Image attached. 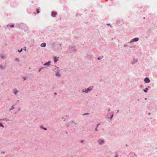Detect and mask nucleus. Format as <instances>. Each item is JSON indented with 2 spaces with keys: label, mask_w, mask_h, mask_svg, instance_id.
Returning a JSON list of instances; mask_svg holds the SVG:
<instances>
[{
  "label": "nucleus",
  "mask_w": 157,
  "mask_h": 157,
  "mask_svg": "<svg viewBox=\"0 0 157 157\" xmlns=\"http://www.w3.org/2000/svg\"><path fill=\"white\" fill-rule=\"evenodd\" d=\"M59 46H61V44H59Z\"/></svg>",
  "instance_id": "44"
},
{
  "label": "nucleus",
  "mask_w": 157,
  "mask_h": 157,
  "mask_svg": "<svg viewBox=\"0 0 157 157\" xmlns=\"http://www.w3.org/2000/svg\"><path fill=\"white\" fill-rule=\"evenodd\" d=\"M95 131H98V128L96 127V128H95Z\"/></svg>",
  "instance_id": "32"
},
{
  "label": "nucleus",
  "mask_w": 157,
  "mask_h": 157,
  "mask_svg": "<svg viewBox=\"0 0 157 157\" xmlns=\"http://www.w3.org/2000/svg\"><path fill=\"white\" fill-rule=\"evenodd\" d=\"M18 109L19 110H21V108H18Z\"/></svg>",
  "instance_id": "40"
},
{
  "label": "nucleus",
  "mask_w": 157,
  "mask_h": 157,
  "mask_svg": "<svg viewBox=\"0 0 157 157\" xmlns=\"http://www.w3.org/2000/svg\"><path fill=\"white\" fill-rule=\"evenodd\" d=\"M57 14V13L56 12H52L51 15L53 17H55Z\"/></svg>",
  "instance_id": "15"
},
{
  "label": "nucleus",
  "mask_w": 157,
  "mask_h": 157,
  "mask_svg": "<svg viewBox=\"0 0 157 157\" xmlns=\"http://www.w3.org/2000/svg\"><path fill=\"white\" fill-rule=\"evenodd\" d=\"M83 140H81V143H83Z\"/></svg>",
  "instance_id": "38"
},
{
  "label": "nucleus",
  "mask_w": 157,
  "mask_h": 157,
  "mask_svg": "<svg viewBox=\"0 0 157 157\" xmlns=\"http://www.w3.org/2000/svg\"><path fill=\"white\" fill-rule=\"evenodd\" d=\"M117 23L120 25H121L124 24V21L122 19H118L117 20Z\"/></svg>",
  "instance_id": "4"
},
{
  "label": "nucleus",
  "mask_w": 157,
  "mask_h": 157,
  "mask_svg": "<svg viewBox=\"0 0 157 157\" xmlns=\"http://www.w3.org/2000/svg\"><path fill=\"white\" fill-rule=\"evenodd\" d=\"M46 44L45 43H43L41 44L40 46L42 47H44L46 46Z\"/></svg>",
  "instance_id": "17"
},
{
  "label": "nucleus",
  "mask_w": 157,
  "mask_h": 157,
  "mask_svg": "<svg viewBox=\"0 0 157 157\" xmlns=\"http://www.w3.org/2000/svg\"><path fill=\"white\" fill-rule=\"evenodd\" d=\"M14 105H13L12 106L11 108L10 109V110H13V109H14Z\"/></svg>",
  "instance_id": "22"
},
{
  "label": "nucleus",
  "mask_w": 157,
  "mask_h": 157,
  "mask_svg": "<svg viewBox=\"0 0 157 157\" xmlns=\"http://www.w3.org/2000/svg\"><path fill=\"white\" fill-rule=\"evenodd\" d=\"M0 68L2 70H4L6 68V66H2V65H0Z\"/></svg>",
  "instance_id": "18"
},
{
  "label": "nucleus",
  "mask_w": 157,
  "mask_h": 157,
  "mask_svg": "<svg viewBox=\"0 0 157 157\" xmlns=\"http://www.w3.org/2000/svg\"><path fill=\"white\" fill-rule=\"evenodd\" d=\"M51 62L50 61H48V62H46L44 64V66H46L47 67H49L51 65Z\"/></svg>",
  "instance_id": "10"
},
{
  "label": "nucleus",
  "mask_w": 157,
  "mask_h": 157,
  "mask_svg": "<svg viewBox=\"0 0 157 157\" xmlns=\"http://www.w3.org/2000/svg\"><path fill=\"white\" fill-rule=\"evenodd\" d=\"M89 114L88 113H84L83 114V115H88Z\"/></svg>",
  "instance_id": "33"
},
{
  "label": "nucleus",
  "mask_w": 157,
  "mask_h": 157,
  "mask_svg": "<svg viewBox=\"0 0 157 157\" xmlns=\"http://www.w3.org/2000/svg\"><path fill=\"white\" fill-rule=\"evenodd\" d=\"M23 79L24 80H25L26 79V77H23Z\"/></svg>",
  "instance_id": "30"
},
{
  "label": "nucleus",
  "mask_w": 157,
  "mask_h": 157,
  "mask_svg": "<svg viewBox=\"0 0 157 157\" xmlns=\"http://www.w3.org/2000/svg\"><path fill=\"white\" fill-rule=\"evenodd\" d=\"M22 50H23V48H22L21 50H18V51L19 52H22Z\"/></svg>",
  "instance_id": "28"
},
{
  "label": "nucleus",
  "mask_w": 157,
  "mask_h": 157,
  "mask_svg": "<svg viewBox=\"0 0 157 157\" xmlns=\"http://www.w3.org/2000/svg\"><path fill=\"white\" fill-rule=\"evenodd\" d=\"M119 112V110H118L117 111V112Z\"/></svg>",
  "instance_id": "46"
},
{
  "label": "nucleus",
  "mask_w": 157,
  "mask_h": 157,
  "mask_svg": "<svg viewBox=\"0 0 157 157\" xmlns=\"http://www.w3.org/2000/svg\"><path fill=\"white\" fill-rule=\"evenodd\" d=\"M59 57L56 56H55L54 57V62L56 63L58 60Z\"/></svg>",
  "instance_id": "14"
},
{
  "label": "nucleus",
  "mask_w": 157,
  "mask_h": 157,
  "mask_svg": "<svg viewBox=\"0 0 157 157\" xmlns=\"http://www.w3.org/2000/svg\"><path fill=\"white\" fill-rule=\"evenodd\" d=\"M6 58L5 56L3 55H1L0 56V60H2Z\"/></svg>",
  "instance_id": "13"
},
{
  "label": "nucleus",
  "mask_w": 157,
  "mask_h": 157,
  "mask_svg": "<svg viewBox=\"0 0 157 157\" xmlns=\"http://www.w3.org/2000/svg\"><path fill=\"white\" fill-rule=\"evenodd\" d=\"M9 26V25H7V26Z\"/></svg>",
  "instance_id": "47"
},
{
  "label": "nucleus",
  "mask_w": 157,
  "mask_h": 157,
  "mask_svg": "<svg viewBox=\"0 0 157 157\" xmlns=\"http://www.w3.org/2000/svg\"><path fill=\"white\" fill-rule=\"evenodd\" d=\"M26 49L25 48V50L26 51Z\"/></svg>",
  "instance_id": "45"
},
{
  "label": "nucleus",
  "mask_w": 157,
  "mask_h": 157,
  "mask_svg": "<svg viewBox=\"0 0 157 157\" xmlns=\"http://www.w3.org/2000/svg\"><path fill=\"white\" fill-rule=\"evenodd\" d=\"M52 70L55 72V71H56V70H59V69L58 67H55Z\"/></svg>",
  "instance_id": "16"
},
{
  "label": "nucleus",
  "mask_w": 157,
  "mask_h": 157,
  "mask_svg": "<svg viewBox=\"0 0 157 157\" xmlns=\"http://www.w3.org/2000/svg\"><path fill=\"white\" fill-rule=\"evenodd\" d=\"M113 114H112L111 115V116H110V118H109V117H108V118H109L110 119H112V118H113Z\"/></svg>",
  "instance_id": "23"
},
{
  "label": "nucleus",
  "mask_w": 157,
  "mask_h": 157,
  "mask_svg": "<svg viewBox=\"0 0 157 157\" xmlns=\"http://www.w3.org/2000/svg\"><path fill=\"white\" fill-rule=\"evenodd\" d=\"M93 89V86H90L88 87L87 89H83L82 90V92L84 93H88L89 91H90L92 90Z\"/></svg>",
  "instance_id": "2"
},
{
  "label": "nucleus",
  "mask_w": 157,
  "mask_h": 157,
  "mask_svg": "<svg viewBox=\"0 0 157 157\" xmlns=\"http://www.w3.org/2000/svg\"><path fill=\"white\" fill-rule=\"evenodd\" d=\"M18 92L19 91L17 89H15L13 90V94L15 96L17 95Z\"/></svg>",
  "instance_id": "9"
},
{
  "label": "nucleus",
  "mask_w": 157,
  "mask_h": 157,
  "mask_svg": "<svg viewBox=\"0 0 157 157\" xmlns=\"http://www.w3.org/2000/svg\"><path fill=\"white\" fill-rule=\"evenodd\" d=\"M0 126L2 127L3 128L4 127V126L3 125V124L1 123H0Z\"/></svg>",
  "instance_id": "25"
},
{
  "label": "nucleus",
  "mask_w": 157,
  "mask_h": 157,
  "mask_svg": "<svg viewBox=\"0 0 157 157\" xmlns=\"http://www.w3.org/2000/svg\"><path fill=\"white\" fill-rule=\"evenodd\" d=\"M4 153V152H3V151H2V152H1V154H2V153H3H3Z\"/></svg>",
  "instance_id": "39"
},
{
  "label": "nucleus",
  "mask_w": 157,
  "mask_h": 157,
  "mask_svg": "<svg viewBox=\"0 0 157 157\" xmlns=\"http://www.w3.org/2000/svg\"><path fill=\"white\" fill-rule=\"evenodd\" d=\"M144 81L145 83H149L150 82V80L148 77H146L144 79Z\"/></svg>",
  "instance_id": "12"
},
{
  "label": "nucleus",
  "mask_w": 157,
  "mask_h": 157,
  "mask_svg": "<svg viewBox=\"0 0 157 157\" xmlns=\"http://www.w3.org/2000/svg\"><path fill=\"white\" fill-rule=\"evenodd\" d=\"M109 113H108L107 114V116L108 117L109 116Z\"/></svg>",
  "instance_id": "41"
},
{
  "label": "nucleus",
  "mask_w": 157,
  "mask_h": 157,
  "mask_svg": "<svg viewBox=\"0 0 157 157\" xmlns=\"http://www.w3.org/2000/svg\"><path fill=\"white\" fill-rule=\"evenodd\" d=\"M138 61V60L137 58H134L131 62V63L132 65L135 64Z\"/></svg>",
  "instance_id": "6"
},
{
  "label": "nucleus",
  "mask_w": 157,
  "mask_h": 157,
  "mask_svg": "<svg viewBox=\"0 0 157 157\" xmlns=\"http://www.w3.org/2000/svg\"><path fill=\"white\" fill-rule=\"evenodd\" d=\"M71 122L72 123L74 124L75 125L77 124V123L75 122L74 121H71Z\"/></svg>",
  "instance_id": "27"
},
{
  "label": "nucleus",
  "mask_w": 157,
  "mask_h": 157,
  "mask_svg": "<svg viewBox=\"0 0 157 157\" xmlns=\"http://www.w3.org/2000/svg\"><path fill=\"white\" fill-rule=\"evenodd\" d=\"M99 125V124H98L97 125V127H96L98 128V126Z\"/></svg>",
  "instance_id": "36"
},
{
  "label": "nucleus",
  "mask_w": 157,
  "mask_h": 157,
  "mask_svg": "<svg viewBox=\"0 0 157 157\" xmlns=\"http://www.w3.org/2000/svg\"><path fill=\"white\" fill-rule=\"evenodd\" d=\"M145 99L146 100H147V98H145Z\"/></svg>",
  "instance_id": "43"
},
{
  "label": "nucleus",
  "mask_w": 157,
  "mask_h": 157,
  "mask_svg": "<svg viewBox=\"0 0 157 157\" xmlns=\"http://www.w3.org/2000/svg\"><path fill=\"white\" fill-rule=\"evenodd\" d=\"M130 154L131 155H132V156L134 157V156H135V157H136L137 156L136 155H135V153L134 152H131L130 153Z\"/></svg>",
  "instance_id": "19"
},
{
  "label": "nucleus",
  "mask_w": 157,
  "mask_h": 157,
  "mask_svg": "<svg viewBox=\"0 0 157 157\" xmlns=\"http://www.w3.org/2000/svg\"><path fill=\"white\" fill-rule=\"evenodd\" d=\"M139 38L137 37L134 38L133 39L129 41V43H132L133 42H136L138 41L139 40Z\"/></svg>",
  "instance_id": "8"
},
{
  "label": "nucleus",
  "mask_w": 157,
  "mask_h": 157,
  "mask_svg": "<svg viewBox=\"0 0 157 157\" xmlns=\"http://www.w3.org/2000/svg\"><path fill=\"white\" fill-rule=\"evenodd\" d=\"M131 43H129V42H127L126 43L124 44L123 46L125 48H131L129 46V44Z\"/></svg>",
  "instance_id": "11"
},
{
  "label": "nucleus",
  "mask_w": 157,
  "mask_h": 157,
  "mask_svg": "<svg viewBox=\"0 0 157 157\" xmlns=\"http://www.w3.org/2000/svg\"><path fill=\"white\" fill-rule=\"evenodd\" d=\"M10 26L11 27H13L14 26V24H12L11 25H10Z\"/></svg>",
  "instance_id": "26"
},
{
  "label": "nucleus",
  "mask_w": 157,
  "mask_h": 157,
  "mask_svg": "<svg viewBox=\"0 0 157 157\" xmlns=\"http://www.w3.org/2000/svg\"><path fill=\"white\" fill-rule=\"evenodd\" d=\"M15 60L17 62H19V59L18 58H16L15 59Z\"/></svg>",
  "instance_id": "29"
},
{
  "label": "nucleus",
  "mask_w": 157,
  "mask_h": 157,
  "mask_svg": "<svg viewBox=\"0 0 157 157\" xmlns=\"http://www.w3.org/2000/svg\"><path fill=\"white\" fill-rule=\"evenodd\" d=\"M98 60H100L101 59V58L100 57H98L97 59Z\"/></svg>",
  "instance_id": "35"
},
{
  "label": "nucleus",
  "mask_w": 157,
  "mask_h": 157,
  "mask_svg": "<svg viewBox=\"0 0 157 157\" xmlns=\"http://www.w3.org/2000/svg\"><path fill=\"white\" fill-rule=\"evenodd\" d=\"M107 25H110V24L109 23H108V24H107Z\"/></svg>",
  "instance_id": "37"
},
{
  "label": "nucleus",
  "mask_w": 157,
  "mask_h": 157,
  "mask_svg": "<svg viewBox=\"0 0 157 157\" xmlns=\"http://www.w3.org/2000/svg\"><path fill=\"white\" fill-rule=\"evenodd\" d=\"M97 142L99 145H102L105 144V140L103 139L100 138L98 140Z\"/></svg>",
  "instance_id": "3"
},
{
  "label": "nucleus",
  "mask_w": 157,
  "mask_h": 157,
  "mask_svg": "<svg viewBox=\"0 0 157 157\" xmlns=\"http://www.w3.org/2000/svg\"><path fill=\"white\" fill-rule=\"evenodd\" d=\"M110 110V109H109L108 110V111H109Z\"/></svg>",
  "instance_id": "42"
},
{
  "label": "nucleus",
  "mask_w": 157,
  "mask_h": 157,
  "mask_svg": "<svg viewBox=\"0 0 157 157\" xmlns=\"http://www.w3.org/2000/svg\"><path fill=\"white\" fill-rule=\"evenodd\" d=\"M36 12L37 13H39L40 12L39 9H37L36 10Z\"/></svg>",
  "instance_id": "24"
},
{
  "label": "nucleus",
  "mask_w": 157,
  "mask_h": 157,
  "mask_svg": "<svg viewBox=\"0 0 157 157\" xmlns=\"http://www.w3.org/2000/svg\"><path fill=\"white\" fill-rule=\"evenodd\" d=\"M148 90V89L147 88H145V89H144V91L145 93H146L147 92V91Z\"/></svg>",
  "instance_id": "20"
},
{
  "label": "nucleus",
  "mask_w": 157,
  "mask_h": 157,
  "mask_svg": "<svg viewBox=\"0 0 157 157\" xmlns=\"http://www.w3.org/2000/svg\"><path fill=\"white\" fill-rule=\"evenodd\" d=\"M40 128L45 130H46L47 129V128L44 127L43 126H41Z\"/></svg>",
  "instance_id": "21"
},
{
  "label": "nucleus",
  "mask_w": 157,
  "mask_h": 157,
  "mask_svg": "<svg viewBox=\"0 0 157 157\" xmlns=\"http://www.w3.org/2000/svg\"><path fill=\"white\" fill-rule=\"evenodd\" d=\"M43 67H42V68H40V69L39 70V72H40V71H41V70L42 69H43Z\"/></svg>",
  "instance_id": "34"
},
{
  "label": "nucleus",
  "mask_w": 157,
  "mask_h": 157,
  "mask_svg": "<svg viewBox=\"0 0 157 157\" xmlns=\"http://www.w3.org/2000/svg\"><path fill=\"white\" fill-rule=\"evenodd\" d=\"M60 70H56V71L55 72V75L56 77H61V75L59 73Z\"/></svg>",
  "instance_id": "5"
},
{
  "label": "nucleus",
  "mask_w": 157,
  "mask_h": 157,
  "mask_svg": "<svg viewBox=\"0 0 157 157\" xmlns=\"http://www.w3.org/2000/svg\"><path fill=\"white\" fill-rule=\"evenodd\" d=\"M69 51L71 53H74L76 51V49L74 45H71L69 46Z\"/></svg>",
  "instance_id": "1"
},
{
  "label": "nucleus",
  "mask_w": 157,
  "mask_h": 157,
  "mask_svg": "<svg viewBox=\"0 0 157 157\" xmlns=\"http://www.w3.org/2000/svg\"><path fill=\"white\" fill-rule=\"evenodd\" d=\"M1 120H2V121H4V120H6V121H7V119H6V118L2 119Z\"/></svg>",
  "instance_id": "31"
},
{
  "label": "nucleus",
  "mask_w": 157,
  "mask_h": 157,
  "mask_svg": "<svg viewBox=\"0 0 157 157\" xmlns=\"http://www.w3.org/2000/svg\"><path fill=\"white\" fill-rule=\"evenodd\" d=\"M23 25L24 24L22 23H17L16 24V26L17 28L20 29L21 28L22 25Z\"/></svg>",
  "instance_id": "7"
}]
</instances>
